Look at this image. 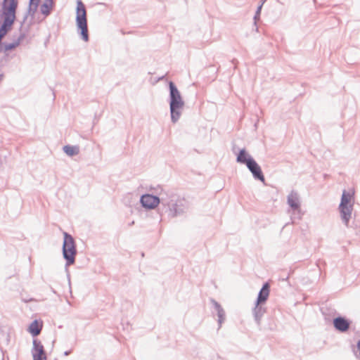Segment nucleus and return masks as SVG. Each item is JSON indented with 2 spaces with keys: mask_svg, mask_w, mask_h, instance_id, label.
<instances>
[{
  "mask_svg": "<svg viewBox=\"0 0 360 360\" xmlns=\"http://www.w3.org/2000/svg\"><path fill=\"white\" fill-rule=\"evenodd\" d=\"M170 89V111L171 118L173 122H176L180 117L184 105V103L179 91L173 82L169 83Z\"/></svg>",
  "mask_w": 360,
  "mask_h": 360,
  "instance_id": "nucleus-1",
  "label": "nucleus"
},
{
  "mask_svg": "<svg viewBox=\"0 0 360 360\" xmlns=\"http://www.w3.org/2000/svg\"><path fill=\"white\" fill-rule=\"evenodd\" d=\"M76 22L77 28L80 30L82 39L88 41L89 34L87 27L86 11L84 4L81 0L77 1Z\"/></svg>",
  "mask_w": 360,
  "mask_h": 360,
  "instance_id": "nucleus-2",
  "label": "nucleus"
},
{
  "mask_svg": "<svg viewBox=\"0 0 360 360\" xmlns=\"http://www.w3.org/2000/svg\"><path fill=\"white\" fill-rule=\"evenodd\" d=\"M63 253L67 261V265L70 266L75 263L77 254L75 243L73 238L65 232L64 233Z\"/></svg>",
  "mask_w": 360,
  "mask_h": 360,
  "instance_id": "nucleus-3",
  "label": "nucleus"
},
{
  "mask_svg": "<svg viewBox=\"0 0 360 360\" xmlns=\"http://www.w3.org/2000/svg\"><path fill=\"white\" fill-rule=\"evenodd\" d=\"M353 195V191L352 193H347L344 191L342 195L341 202L340 204V211L342 218L346 224H348L352 211Z\"/></svg>",
  "mask_w": 360,
  "mask_h": 360,
  "instance_id": "nucleus-4",
  "label": "nucleus"
},
{
  "mask_svg": "<svg viewBox=\"0 0 360 360\" xmlns=\"http://www.w3.org/2000/svg\"><path fill=\"white\" fill-rule=\"evenodd\" d=\"M33 360H46V355L41 342L37 340L33 341L32 349Z\"/></svg>",
  "mask_w": 360,
  "mask_h": 360,
  "instance_id": "nucleus-5",
  "label": "nucleus"
},
{
  "mask_svg": "<svg viewBox=\"0 0 360 360\" xmlns=\"http://www.w3.org/2000/svg\"><path fill=\"white\" fill-rule=\"evenodd\" d=\"M141 202L144 207L153 209L159 205L160 200L156 196L146 194L141 197Z\"/></svg>",
  "mask_w": 360,
  "mask_h": 360,
  "instance_id": "nucleus-6",
  "label": "nucleus"
},
{
  "mask_svg": "<svg viewBox=\"0 0 360 360\" xmlns=\"http://www.w3.org/2000/svg\"><path fill=\"white\" fill-rule=\"evenodd\" d=\"M247 167L251 171L255 178L261 180L262 181H264V176L262 174L260 167L253 159L248 161Z\"/></svg>",
  "mask_w": 360,
  "mask_h": 360,
  "instance_id": "nucleus-7",
  "label": "nucleus"
},
{
  "mask_svg": "<svg viewBox=\"0 0 360 360\" xmlns=\"http://www.w3.org/2000/svg\"><path fill=\"white\" fill-rule=\"evenodd\" d=\"M42 328L43 321L41 320H35L29 326L28 331L32 336H37L40 334Z\"/></svg>",
  "mask_w": 360,
  "mask_h": 360,
  "instance_id": "nucleus-8",
  "label": "nucleus"
},
{
  "mask_svg": "<svg viewBox=\"0 0 360 360\" xmlns=\"http://www.w3.org/2000/svg\"><path fill=\"white\" fill-rule=\"evenodd\" d=\"M333 324L335 328L341 332L347 331L349 327V322L342 317L335 319Z\"/></svg>",
  "mask_w": 360,
  "mask_h": 360,
  "instance_id": "nucleus-9",
  "label": "nucleus"
},
{
  "mask_svg": "<svg viewBox=\"0 0 360 360\" xmlns=\"http://www.w3.org/2000/svg\"><path fill=\"white\" fill-rule=\"evenodd\" d=\"M269 285L268 283H266L263 285L262 290H260V292L259 293L257 301V304L258 305L261 303L266 302V300L269 297Z\"/></svg>",
  "mask_w": 360,
  "mask_h": 360,
  "instance_id": "nucleus-10",
  "label": "nucleus"
},
{
  "mask_svg": "<svg viewBox=\"0 0 360 360\" xmlns=\"http://www.w3.org/2000/svg\"><path fill=\"white\" fill-rule=\"evenodd\" d=\"M53 6L52 0H45L44 4L41 6V11L45 15H48L50 13L51 10Z\"/></svg>",
  "mask_w": 360,
  "mask_h": 360,
  "instance_id": "nucleus-11",
  "label": "nucleus"
},
{
  "mask_svg": "<svg viewBox=\"0 0 360 360\" xmlns=\"http://www.w3.org/2000/svg\"><path fill=\"white\" fill-rule=\"evenodd\" d=\"M63 150L67 155L72 156L78 154L79 148L77 146H65L63 148Z\"/></svg>",
  "mask_w": 360,
  "mask_h": 360,
  "instance_id": "nucleus-12",
  "label": "nucleus"
},
{
  "mask_svg": "<svg viewBox=\"0 0 360 360\" xmlns=\"http://www.w3.org/2000/svg\"><path fill=\"white\" fill-rule=\"evenodd\" d=\"M252 160V158L248 157V154L245 150H241L237 158L238 162L245 163L246 165H248V161Z\"/></svg>",
  "mask_w": 360,
  "mask_h": 360,
  "instance_id": "nucleus-13",
  "label": "nucleus"
},
{
  "mask_svg": "<svg viewBox=\"0 0 360 360\" xmlns=\"http://www.w3.org/2000/svg\"><path fill=\"white\" fill-rule=\"evenodd\" d=\"M288 202L289 204V205L294 208V209H297L299 207V202H298V199L294 195H290L289 197H288Z\"/></svg>",
  "mask_w": 360,
  "mask_h": 360,
  "instance_id": "nucleus-14",
  "label": "nucleus"
},
{
  "mask_svg": "<svg viewBox=\"0 0 360 360\" xmlns=\"http://www.w3.org/2000/svg\"><path fill=\"white\" fill-rule=\"evenodd\" d=\"M40 0H30V6H33L36 9Z\"/></svg>",
  "mask_w": 360,
  "mask_h": 360,
  "instance_id": "nucleus-15",
  "label": "nucleus"
},
{
  "mask_svg": "<svg viewBox=\"0 0 360 360\" xmlns=\"http://www.w3.org/2000/svg\"><path fill=\"white\" fill-rule=\"evenodd\" d=\"M2 77H3V75H0V80L2 79Z\"/></svg>",
  "mask_w": 360,
  "mask_h": 360,
  "instance_id": "nucleus-16",
  "label": "nucleus"
}]
</instances>
